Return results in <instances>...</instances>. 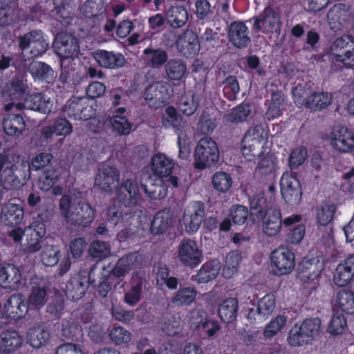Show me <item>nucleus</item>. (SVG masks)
Instances as JSON below:
<instances>
[{
    "label": "nucleus",
    "mask_w": 354,
    "mask_h": 354,
    "mask_svg": "<svg viewBox=\"0 0 354 354\" xmlns=\"http://www.w3.org/2000/svg\"><path fill=\"white\" fill-rule=\"evenodd\" d=\"M30 174L28 162L24 158L10 154L0 143V187L6 189H19Z\"/></svg>",
    "instance_id": "obj_1"
},
{
    "label": "nucleus",
    "mask_w": 354,
    "mask_h": 354,
    "mask_svg": "<svg viewBox=\"0 0 354 354\" xmlns=\"http://www.w3.org/2000/svg\"><path fill=\"white\" fill-rule=\"evenodd\" d=\"M61 216L64 221L71 224L90 223L95 216V213L89 204L78 200L74 196L64 195L59 201Z\"/></svg>",
    "instance_id": "obj_2"
},
{
    "label": "nucleus",
    "mask_w": 354,
    "mask_h": 354,
    "mask_svg": "<svg viewBox=\"0 0 354 354\" xmlns=\"http://www.w3.org/2000/svg\"><path fill=\"white\" fill-rule=\"evenodd\" d=\"M292 93L294 102L298 107L321 110L327 107L332 102V96L330 93L314 91L307 85L295 86Z\"/></svg>",
    "instance_id": "obj_3"
},
{
    "label": "nucleus",
    "mask_w": 354,
    "mask_h": 354,
    "mask_svg": "<svg viewBox=\"0 0 354 354\" xmlns=\"http://www.w3.org/2000/svg\"><path fill=\"white\" fill-rule=\"evenodd\" d=\"M268 132L263 127H251L243 140V156L249 161L257 160L266 152Z\"/></svg>",
    "instance_id": "obj_4"
},
{
    "label": "nucleus",
    "mask_w": 354,
    "mask_h": 354,
    "mask_svg": "<svg viewBox=\"0 0 354 354\" xmlns=\"http://www.w3.org/2000/svg\"><path fill=\"white\" fill-rule=\"evenodd\" d=\"M220 158L217 143L210 138H201L194 152V165L199 170L209 169L215 166Z\"/></svg>",
    "instance_id": "obj_5"
},
{
    "label": "nucleus",
    "mask_w": 354,
    "mask_h": 354,
    "mask_svg": "<svg viewBox=\"0 0 354 354\" xmlns=\"http://www.w3.org/2000/svg\"><path fill=\"white\" fill-rule=\"evenodd\" d=\"M261 218L263 221V234L267 236L272 237L276 236L280 233L283 225L290 227L301 221V216L299 214H292L282 220L280 210L272 207L267 209Z\"/></svg>",
    "instance_id": "obj_6"
},
{
    "label": "nucleus",
    "mask_w": 354,
    "mask_h": 354,
    "mask_svg": "<svg viewBox=\"0 0 354 354\" xmlns=\"http://www.w3.org/2000/svg\"><path fill=\"white\" fill-rule=\"evenodd\" d=\"M320 321L318 319H306L295 324L289 331L288 342L292 346L299 347L312 343L318 335Z\"/></svg>",
    "instance_id": "obj_7"
},
{
    "label": "nucleus",
    "mask_w": 354,
    "mask_h": 354,
    "mask_svg": "<svg viewBox=\"0 0 354 354\" xmlns=\"http://www.w3.org/2000/svg\"><path fill=\"white\" fill-rule=\"evenodd\" d=\"M326 140L331 148L339 153L354 151V131L343 124H335L326 134Z\"/></svg>",
    "instance_id": "obj_8"
},
{
    "label": "nucleus",
    "mask_w": 354,
    "mask_h": 354,
    "mask_svg": "<svg viewBox=\"0 0 354 354\" xmlns=\"http://www.w3.org/2000/svg\"><path fill=\"white\" fill-rule=\"evenodd\" d=\"M330 55L345 66L354 67V38L344 35L336 38L330 48Z\"/></svg>",
    "instance_id": "obj_9"
},
{
    "label": "nucleus",
    "mask_w": 354,
    "mask_h": 354,
    "mask_svg": "<svg viewBox=\"0 0 354 354\" xmlns=\"http://www.w3.org/2000/svg\"><path fill=\"white\" fill-rule=\"evenodd\" d=\"M280 192L283 201L290 205H297L302 197V187L297 174L284 172L280 179Z\"/></svg>",
    "instance_id": "obj_10"
},
{
    "label": "nucleus",
    "mask_w": 354,
    "mask_h": 354,
    "mask_svg": "<svg viewBox=\"0 0 354 354\" xmlns=\"http://www.w3.org/2000/svg\"><path fill=\"white\" fill-rule=\"evenodd\" d=\"M19 46L23 53L32 57L42 55L48 48V39L41 30L30 31L19 38Z\"/></svg>",
    "instance_id": "obj_11"
},
{
    "label": "nucleus",
    "mask_w": 354,
    "mask_h": 354,
    "mask_svg": "<svg viewBox=\"0 0 354 354\" xmlns=\"http://www.w3.org/2000/svg\"><path fill=\"white\" fill-rule=\"evenodd\" d=\"M53 105V102L50 97L40 93L31 95L28 93L24 102L7 104L5 106V110L9 111L14 108L17 110L26 109L43 114H48L51 111Z\"/></svg>",
    "instance_id": "obj_12"
},
{
    "label": "nucleus",
    "mask_w": 354,
    "mask_h": 354,
    "mask_svg": "<svg viewBox=\"0 0 354 354\" xmlns=\"http://www.w3.org/2000/svg\"><path fill=\"white\" fill-rule=\"evenodd\" d=\"M270 265L276 275L289 274L295 268V254L286 247H279L270 254Z\"/></svg>",
    "instance_id": "obj_13"
},
{
    "label": "nucleus",
    "mask_w": 354,
    "mask_h": 354,
    "mask_svg": "<svg viewBox=\"0 0 354 354\" xmlns=\"http://www.w3.org/2000/svg\"><path fill=\"white\" fill-rule=\"evenodd\" d=\"M95 103L86 97H74L65 106L68 116L75 120H88L95 114Z\"/></svg>",
    "instance_id": "obj_14"
},
{
    "label": "nucleus",
    "mask_w": 354,
    "mask_h": 354,
    "mask_svg": "<svg viewBox=\"0 0 354 354\" xmlns=\"http://www.w3.org/2000/svg\"><path fill=\"white\" fill-rule=\"evenodd\" d=\"M95 268L91 270L89 272L84 270L74 277L66 286V296L73 300H78L82 298L87 289L88 285L95 281Z\"/></svg>",
    "instance_id": "obj_15"
},
{
    "label": "nucleus",
    "mask_w": 354,
    "mask_h": 354,
    "mask_svg": "<svg viewBox=\"0 0 354 354\" xmlns=\"http://www.w3.org/2000/svg\"><path fill=\"white\" fill-rule=\"evenodd\" d=\"M120 172L114 166L104 165L100 168L95 178V187L99 189L112 193L119 185Z\"/></svg>",
    "instance_id": "obj_16"
},
{
    "label": "nucleus",
    "mask_w": 354,
    "mask_h": 354,
    "mask_svg": "<svg viewBox=\"0 0 354 354\" xmlns=\"http://www.w3.org/2000/svg\"><path fill=\"white\" fill-rule=\"evenodd\" d=\"M276 306L275 296L266 294L257 301V309L250 308L247 313V318L250 323H259L266 320L274 312Z\"/></svg>",
    "instance_id": "obj_17"
},
{
    "label": "nucleus",
    "mask_w": 354,
    "mask_h": 354,
    "mask_svg": "<svg viewBox=\"0 0 354 354\" xmlns=\"http://www.w3.org/2000/svg\"><path fill=\"white\" fill-rule=\"evenodd\" d=\"M169 84L165 82H154L147 86L144 97L147 104L152 108L162 106L169 98Z\"/></svg>",
    "instance_id": "obj_18"
},
{
    "label": "nucleus",
    "mask_w": 354,
    "mask_h": 354,
    "mask_svg": "<svg viewBox=\"0 0 354 354\" xmlns=\"http://www.w3.org/2000/svg\"><path fill=\"white\" fill-rule=\"evenodd\" d=\"M204 217V207L200 202L189 203L184 211L183 224L188 234L195 233L200 227Z\"/></svg>",
    "instance_id": "obj_19"
},
{
    "label": "nucleus",
    "mask_w": 354,
    "mask_h": 354,
    "mask_svg": "<svg viewBox=\"0 0 354 354\" xmlns=\"http://www.w3.org/2000/svg\"><path fill=\"white\" fill-rule=\"evenodd\" d=\"M56 53L64 61L67 59H74L77 57L79 46L77 39L71 35L61 33L56 36L54 42Z\"/></svg>",
    "instance_id": "obj_20"
},
{
    "label": "nucleus",
    "mask_w": 354,
    "mask_h": 354,
    "mask_svg": "<svg viewBox=\"0 0 354 354\" xmlns=\"http://www.w3.org/2000/svg\"><path fill=\"white\" fill-rule=\"evenodd\" d=\"M177 258L185 266H194L201 262L202 252L196 241L185 240L178 248Z\"/></svg>",
    "instance_id": "obj_21"
},
{
    "label": "nucleus",
    "mask_w": 354,
    "mask_h": 354,
    "mask_svg": "<svg viewBox=\"0 0 354 354\" xmlns=\"http://www.w3.org/2000/svg\"><path fill=\"white\" fill-rule=\"evenodd\" d=\"M26 250L35 252L40 248L39 243L46 234V225L41 218L33 220L32 223L25 229Z\"/></svg>",
    "instance_id": "obj_22"
},
{
    "label": "nucleus",
    "mask_w": 354,
    "mask_h": 354,
    "mask_svg": "<svg viewBox=\"0 0 354 354\" xmlns=\"http://www.w3.org/2000/svg\"><path fill=\"white\" fill-rule=\"evenodd\" d=\"M354 280V254L348 256L336 267L333 281L339 287L350 286Z\"/></svg>",
    "instance_id": "obj_23"
},
{
    "label": "nucleus",
    "mask_w": 354,
    "mask_h": 354,
    "mask_svg": "<svg viewBox=\"0 0 354 354\" xmlns=\"http://www.w3.org/2000/svg\"><path fill=\"white\" fill-rule=\"evenodd\" d=\"M139 260V254L136 252L128 254L120 259L114 267L105 268L103 270V276L111 274L116 277H124L132 270Z\"/></svg>",
    "instance_id": "obj_24"
},
{
    "label": "nucleus",
    "mask_w": 354,
    "mask_h": 354,
    "mask_svg": "<svg viewBox=\"0 0 354 354\" xmlns=\"http://www.w3.org/2000/svg\"><path fill=\"white\" fill-rule=\"evenodd\" d=\"M177 49L185 57H192L196 55L200 50L199 41L196 33L185 31L177 41Z\"/></svg>",
    "instance_id": "obj_25"
},
{
    "label": "nucleus",
    "mask_w": 354,
    "mask_h": 354,
    "mask_svg": "<svg viewBox=\"0 0 354 354\" xmlns=\"http://www.w3.org/2000/svg\"><path fill=\"white\" fill-rule=\"evenodd\" d=\"M21 285L19 270L12 264L0 265V286L3 288L17 289Z\"/></svg>",
    "instance_id": "obj_26"
},
{
    "label": "nucleus",
    "mask_w": 354,
    "mask_h": 354,
    "mask_svg": "<svg viewBox=\"0 0 354 354\" xmlns=\"http://www.w3.org/2000/svg\"><path fill=\"white\" fill-rule=\"evenodd\" d=\"M133 216L120 205H111L107 209L106 222L111 227H127L134 221Z\"/></svg>",
    "instance_id": "obj_27"
},
{
    "label": "nucleus",
    "mask_w": 354,
    "mask_h": 354,
    "mask_svg": "<svg viewBox=\"0 0 354 354\" xmlns=\"http://www.w3.org/2000/svg\"><path fill=\"white\" fill-rule=\"evenodd\" d=\"M93 57L101 67L109 69L121 68L126 62L125 58L122 54L104 50L95 51Z\"/></svg>",
    "instance_id": "obj_28"
},
{
    "label": "nucleus",
    "mask_w": 354,
    "mask_h": 354,
    "mask_svg": "<svg viewBox=\"0 0 354 354\" xmlns=\"http://www.w3.org/2000/svg\"><path fill=\"white\" fill-rule=\"evenodd\" d=\"M175 166L174 160L162 153L154 154L151 159V169L154 175L159 177H168Z\"/></svg>",
    "instance_id": "obj_29"
},
{
    "label": "nucleus",
    "mask_w": 354,
    "mask_h": 354,
    "mask_svg": "<svg viewBox=\"0 0 354 354\" xmlns=\"http://www.w3.org/2000/svg\"><path fill=\"white\" fill-rule=\"evenodd\" d=\"M4 309L5 314H1V318L6 315L16 319L24 317L28 312V307L22 296L14 295L6 303Z\"/></svg>",
    "instance_id": "obj_30"
},
{
    "label": "nucleus",
    "mask_w": 354,
    "mask_h": 354,
    "mask_svg": "<svg viewBox=\"0 0 354 354\" xmlns=\"http://www.w3.org/2000/svg\"><path fill=\"white\" fill-rule=\"evenodd\" d=\"M279 25V17L270 8H266L259 17L254 20V27L263 32H272Z\"/></svg>",
    "instance_id": "obj_31"
},
{
    "label": "nucleus",
    "mask_w": 354,
    "mask_h": 354,
    "mask_svg": "<svg viewBox=\"0 0 354 354\" xmlns=\"http://www.w3.org/2000/svg\"><path fill=\"white\" fill-rule=\"evenodd\" d=\"M28 93L27 86L23 82L15 80L6 85L3 97L6 100L11 101L8 104L24 102Z\"/></svg>",
    "instance_id": "obj_32"
},
{
    "label": "nucleus",
    "mask_w": 354,
    "mask_h": 354,
    "mask_svg": "<svg viewBox=\"0 0 354 354\" xmlns=\"http://www.w3.org/2000/svg\"><path fill=\"white\" fill-rule=\"evenodd\" d=\"M142 187L148 196L153 199H160L167 196V189L163 178L153 176L142 181Z\"/></svg>",
    "instance_id": "obj_33"
},
{
    "label": "nucleus",
    "mask_w": 354,
    "mask_h": 354,
    "mask_svg": "<svg viewBox=\"0 0 354 354\" xmlns=\"http://www.w3.org/2000/svg\"><path fill=\"white\" fill-rule=\"evenodd\" d=\"M333 308L346 314L354 315V292L348 290L338 291L333 300Z\"/></svg>",
    "instance_id": "obj_34"
},
{
    "label": "nucleus",
    "mask_w": 354,
    "mask_h": 354,
    "mask_svg": "<svg viewBox=\"0 0 354 354\" xmlns=\"http://www.w3.org/2000/svg\"><path fill=\"white\" fill-rule=\"evenodd\" d=\"M24 215V208L21 205L9 202L1 209V219L6 225H15L22 221Z\"/></svg>",
    "instance_id": "obj_35"
},
{
    "label": "nucleus",
    "mask_w": 354,
    "mask_h": 354,
    "mask_svg": "<svg viewBox=\"0 0 354 354\" xmlns=\"http://www.w3.org/2000/svg\"><path fill=\"white\" fill-rule=\"evenodd\" d=\"M175 219L174 212L169 209L158 212L151 224V232L156 234L166 232L173 225Z\"/></svg>",
    "instance_id": "obj_36"
},
{
    "label": "nucleus",
    "mask_w": 354,
    "mask_h": 354,
    "mask_svg": "<svg viewBox=\"0 0 354 354\" xmlns=\"http://www.w3.org/2000/svg\"><path fill=\"white\" fill-rule=\"evenodd\" d=\"M138 196V187L136 182L132 179L124 180L118 192L119 201L123 202L125 206H131L135 204Z\"/></svg>",
    "instance_id": "obj_37"
},
{
    "label": "nucleus",
    "mask_w": 354,
    "mask_h": 354,
    "mask_svg": "<svg viewBox=\"0 0 354 354\" xmlns=\"http://www.w3.org/2000/svg\"><path fill=\"white\" fill-rule=\"evenodd\" d=\"M29 71L35 81L49 84L53 82L56 78L52 68L44 62H32L30 65Z\"/></svg>",
    "instance_id": "obj_38"
},
{
    "label": "nucleus",
    "mask_w": 354,
    "mask_h": 354,
    "mask_svg": "<svg viewBox=\"0 0 354 354\" xmlns=\"http://www.w3.org/2000/svg\"><path fill=\"white\" fill-rule=\"evenodd\" d=\"M324 267L323 260L318 257L303 261L300 277L304 281H313L317 278Z\"/></svg>",
    "instance_id": "obj_39"
},
{
    "label": "nucleus",
    "mask_w": 354,
    "mask_h": 354,
    "mask_svg": "<svg viewBox=\"0 0 354 354\" xmlns=\"http://www.w3.org/2000/svg\"><path fill=\"white\" fill-rule=\"evenodd\" d=\"M228 35L230 41L237 48L245 47L250 41L248 28L241 22L232 23L229 28Z\"/></svg>",
    "instance_id": "obj_40"
},
{
    "label": "nucleus",
    "mask_w": 354,
    "mask_h": 354,
    "mask_svg": "<svg viewBox=\"0 0 354 354\" xmlns=\"http://www.w3.org/2000/svg\"><path fill=\"white\" fill-rule=\"evenodd\" d=\"M22 344L23 339L17 332H3L0 337V352L3 354L12 353L19 348Z\"/></svg>",
    "instance_id": "obj_41"
},
{
    "label": "nucleus",
    "mask_w": 354,
    "mask_h": 354,
    "mask_svg": "<svg viewBox=\"0 0 354 354\" xmlns=\"http://www.w3.org/2000/svg\"><path fill=\"white\" fill-rule=\"evenodd\" d=\"M2 126L6 135L18 137L25 130L26 123L24 118L19 115L10 114L4 118Z\"/></svg>",
    "instance_id": "obj_42"
},
{
    "label": "nucleus",
    "mask_w": 354,
    "mask_h": 354,
    "mask_svg": "<svg viewBox=\"0 0 354 354\" xmlns=\"http://www.w3.org/2000/svg\"><path fill=\"white\" fill-rule=\"evenodd\" d=\"M165 19L171 27L180 28L187 22L189 13L183 6H171L165 12Z\"/></svg>",
    "instance_id": "obj_43"
},
{
    "label": "nucleus",
    "mask_w": 354,
    "mask_h": 354,
    "mask_svg": "<svg viewBox=\"0 0 354 354\" xmlns=\"http://www.w3.org/2000/svg\"><path fill=\"white\" fill-rule=\"evenodd\" d=\"M73 131V127L71 123L64 118H59L53 125L44 127L41 130L42 136L48 139L55 134L57 136L66 137Z\"/></svg>",
    "instance_id": "obj_44"
},
{
    "label": "nucleus",
    "mask_w": 354,
    "mask_h": 354,
    "mask_svg": "<svg viewBox=\"0 0 354 354\" xmlns=\"http://www.w3.org/2000/svg\"><path fill=\"white\" fill-rule=\"evenodd\" d=\"M221 270V264L218 261L214 260L205 263L201 268L195 276L198 283H207L214 279Z\"/></svg>",
    "instance_id": "obj_45"
},
{
    "label": "nucleus",
    "mask_w": 354,
    "mask_h": 354,
    "mask_svg": "<svg viewBox=\"0 0 354 354\" xmlns=\"http://www.w3.org/2000/svg\"><path fill=\"white\" fill-rule=\"evenodd\" d=\"M57 178L58 175L55 169L48 167L41 176L38 186L40 189L46 192L52 189L54 195H59L62 194V188L55 185Z\"/></svg>",
    "instance_id": "obj_46"
},
{
    "label": "nucleus",
    "mask_w": 354,
    "mask_h": 354,
    "mask_svg": "<svg viewBox=\"0 0 354 354\" xmlns=\"http://www.w3.org/2000/svg\"><path fill=\"white\" fill-rule=\"evenodd\" d=\"M49 339V332L41 326L30 328L27 333L28 342L35 348L46 346Z\"/></svg>",
    "instance_id": "obj_47"
},
{
    "label": "nucleus",
    "mask_w": 354,
    "mask_h": 354,
    "mask_svg": "<svg viewBox=\"0 0 354 354\" xmlns=\"http://www.w3.org/2000/svg\"><path fill=\"white\" fill-rule=\"evenodd\" d=\"M238 301L234 298L225 299L219 306L218 313L223 322H232L236 317Z\"/></svg>",
    "instance_id": "obj_48"
},
{
    "label": "nucleus",
    "mask_w": 354,
    "mask_h": 354,
    "mask_svg": "<svg viewBox=\"0 0 354 354\" xmlns=\"http://www.w3.org/2000/svg\"><path fill=\"white\" fill-rule=\"evenodd\" d=\"M347 329L348 324L344 315L338 312L333 313L327 326V333L333 337H338L343 335Z\"/></svg>",
    "instance_id": "obj_49"
},
{
    "label": "nucleus",
    "mask_w": 354,
    "mask_h": 354,
    "mask_svg": "<svg viewBox=\"0 0 354 354\" xmlns=\"http://www.w3.org/2000/svg\"><path fill=\"white\" fill-rule=\"evenodd\" d=\"M125 111L124 107L118 108L110 120L113 131L120 135L129 134L131 131V124L125 116L122 115Z\"/></svg>",
    "instance_id": "obj_50"
},
{
    "label": "nucleus",
    "mask_w": 354,
    "mask_h": 354,
    "mask_svg": "<svg viewBox=\"0 0 354 354\" xmlns=\"http://www.w3.org/2000/svg\"><path fill=\"white\" fill-rule=\"evenodd\" d=\"M285 102L284 95L279 91L272 93L271 99L266 113L268 120H273L282 115Z\"/></svg>",
    "instance_id": "obj_51"
},
{
    "label": "nucleus",
    "mask_w": 354,
    "mask_h": 354,
    "mask_svg": "<svg viewBox=\"0 0 354 354\" xmlns=\"http://www.w3.org/2000/svg\"><path fill=\"white\" fill-rule=\"evenodd\" d=\"M162 124L166 128H171L180 131L185 126V122L178 115L176 110L173 106H168L165 109L162 117Z\"/></svg>",
    "instance_id": "obj_52"
},
{
    "label": "nucleus",
    "mask_w": 354,
    "mask_h": 354,
    "mask_svg": "<svg viewBox=\"0 0 354 354\" xmlns=\"http://www.w3.org/2000/svg\"><path fill=\"white\" fill-rule=\"evenodd\" d=\"M242 261V255L238 251L230 252L225 257L223 275L225 278H231L238 270Z\"/></svg>",
    "instance_id": "obj_53"
},
{
    "label": "nucleus",
    "mask_w": 354,
    "mask_h": 354,
    "mask_svg": "<svg viewBox=\"0 0 354 354\" xmlns=\"http://www.w3.org/2000/svg\"><path fill=\"white\" fill-rule=\"evenodd\" d=\"M187 67L179 60H170L165 66L167 77L171 81H178L185 75Z\"/></svg>",
    "instance_id": "obj_54"
},
{
    "label": "nucleus",
    "mask_w": 354,
    "mask_h": 354,
    "mask_svg": "<svg viewBox=\"0 0 354 354\" xmlns=\"http://www.w3.org/2000/svg\"><path fill=\"white\" fill-rule=\"evenodd\" d=\"M212 184L214 189L221 193L228 192L232 185L231 176L224 171H216L212 177Z\"/></svg>",
    "instance_id": "obj_55"
},
{
    "label": "nucleus",
    "mask_w": 354,
    "mask_h": 354,
    "mask_svg": "<svg viewBox=\"0 0 354 354\" xmlns=\"http://www.w3.org/2000/svg\"><path fill=\"white\" fill-rule=\"evenodd\" d=\"M251 107L248 104H241L231 110L225 115L226 122L237 123L243 122L250 115Z\"/></svg>",
    "instance_id": "obj_56"
},
{
    "label": "nucleus",
    "mask_w": 354,
    "mask_h": 354,
    "mask_svg": "<svg viewBox=\"0 0 354 354\" xmlns=\"http://www.w3.org/2000/svg\"><path fill=\"white\" fill-rule=\"evenodd\" d=\"M196 295L197 291L194 288H181L174 295L172 302L177 305L189 304L195 300Z\"/></svg>",
    "instance_id": "obj_57"
},
{
    "label": "nucleus",
    "mask_w": 354,
    "mask_h": 354,
    "mask_svg": "<svg viewBox=\"0 0 354 354\" xmlns=\"http://www.w3.org/2000/svg\"><path fill=\"white\" fill-rule=\"evenodd\" d=\"M346 12L343 10L342 5H335L332 7L327 15L328 23L333 30H338L343 25L345 19Z\"/></svg>",
    "instance_id": "obj_58"
},
{
    "label": "nucleus",
    "mask_w": 354,
    "mask_h": 354,
    "mask_svg": "<svg viewBox=\"0 0 354 354\" xmlns=\"http://www.w3.org/2000/svg\"><path fill=\"white\" fill-rule=\"evenodd\" d=\"M287 318L284 315H277L272 318L265 326L263 335L266 338H271L279 333L286 326Z\"/></svg>",
    "instance_id": "obj_59"
},
{
    "label": "nucleus",
    "mask_w": 354,
    "mask_h": 354,
    "mask_svg": "<svg viewBox=\"0 0 354 354\" xmlns=\"http://www.w3.org/2000/svg\"><path fill=\"white\" fill-rule=\"evenodd\" d=\"M198 107V99L192 92L185 93L182 95L179 109L186 115H192Z\"/></svg>",
    "instance_id": "obj_60"
},
{
    "label": "nucleus",
    "mask_w": 354,
    "mask_h": 354,
    "mask_svg": "<svg viewBox=\"0 0 354 354\" xmlns=\"http://www.w3.org/2000/svg\"><path fill=\"white\" fill-rule=\"evenodd\" d=\"M335 206L330 203H323L317 211V221L322 225H327L333 218Z\"/></svg>",
    "instance_id": "obj_61"
},
{
    "label": "nucleus",
    "mask_w": 354,
    "mask_h": 354,
    "mask_svg": "<svg viewBox=\"0 0 354 354\" xmlns=\"http://www.w3.org/2000/svg\"><path fill=\"white\" fill-rule=\"evenodd\" d=\"M177 145L178 158L188 160L191 154V138L185 131H180L178 133Z\"/></svg>",
    "instance_id": "obj_62"
},
{
    "label": "nucleus",
    "mask_w": 354,
    "mask_h": 354,
    "mask_svg": "<svg viewBox=\"0 0 354 354\" xmlns=\"http://www.w3.org/2000/svg\"><path fill=\"white\" fill-rule=\"evenodd\" d=\"M251 214L261 217L269 207H267L264 194L262 192L254 194L250 201Z\"/></svg>",
    "instance_id": "obj_63"
},
{
    "label": "nucleus",
    "mask_w": 354,
    "mask_h": 354,
    "mask_svg": "<svg viewBox=\"0 0 354 354\" xmlns=\"http://www.w3.org/2000/svg\"><path fill=\"white\" fill-rule=\"evenodd\" d=\"M80 10L88 17L97 16L105 11L104 1V0H86Z\"/></svg>",
    "instance_id": "obj_64"
}]
</instances>
